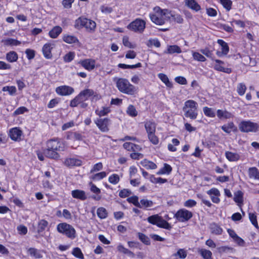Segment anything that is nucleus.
Returning <instances> with one entry per match:
<instances>
[{
    "label": "nucleus",
    "mask_w": 259,
    "mask_h": 259,
    "mask_svg": "<svg viewBox=\"0 0 259 259\" xmlns=\"http://www.w3.org/2000/svg\"><path fill=\"white\" fill-rule=\"evenodd\" d=\"M65 146L58 139H51L47 142V149L44 150L45 155L49 158L58 159L60 155L58 151H64Z\"/></svg>",
    "instance_id": "obj_1"
},
{
    "label": "nucleus",
    "mask_w": 259,
    "mask_h": 259,
    "mask_svg": "<svg viewBox=\"0 0 259 259\" xmlns=\"http://www.w3.org/2000/svg\"><path fill=\"white\" fill-rule=\"evenodd\" d=\"M113 80L116 82V87L121 93L128 95H134L137 93V88L132 84L127 79L116 77Z\"/></svg>",
    "instance_id": "obj_2"
},
{
    "label": "nucleus",
    "mask_w": 259,
    "mask_h": 259,
    "mask_svg": "<svg viewBox=\"0 0 259 259\" xmlns=\"http://www.w3.org/2000/svg\"><path fill=\"white\" fill-rule=\"evenodd\" d=\"M183 110L186 117L191 119H196L198 115L197 102L192 100L186 101L183 107Z\"/></svg>",
    "instance_id": "obj_3"
},
{
    "label": "nucleus",
    "mask_w": 259,
    "mask_h": 259,
    "mask_svg": "<svg viewBox=\"0 0 259 259\" xmlns=\"http://www.w3.org/2000/svg\"><path fill=\"white\" fill-rule=\"evenodd\" d=\"M239 130L243 133L256 132L259 128L257 123L249 120L242 121L238 125Z\"/></svg>",
    "instance_id": "obj_4"
},
{
    "label": "nucleus",
    "mask_w": 259,
    "mask_h": 259,
    "mask_svg": "<svg viewBox=\"0 0 259 259\" xmlns=\"http://www.w3.org/2000/svg\"><path fill=\"white\" fill-rule=\"evenodd\" d=\"M57 231L71 239L75 237V230L72 226L66 223H60L57 226Z\"/></svg>",
    "instance_id": "obj_5"
},
{
    "label": "nucleus",
    "mask_w": 259,
    "mask_h": 259,
    "mask_svg": "<svg viewBox=\"0 0 259 259\" xmlns=\"http://www.w3.org/2000/svg\"><path fill=\"white\" fill-rule=\"evenodd\" d=\"M146 22L140 19H136L132 22L128 26L127 28L136 32H142L145 28Z\"/></svg>",
    "instance_id": "obj_6"
},
{
    "label": "nucleus",
    "mask_w": 259,
    "mask_h": 259,
    "mask_svg": "<svg viewBox=\"0 0 259 259\" xmlns=\"http://www.w3.org/2000/svg\"><path fill=\"white\" fill-rule=\"evenodd\" d=\"M192 216L193 214L191 211L184 208L179 210L175 215L177 220L181 222L188 221Z\"/></svg>",
    "instance_id": "obj_7"
},
{
    "label": "nucleus",
    "mask_w": 259,
    "mask_h": 259,
    "mask_svg": "<svg viewBox=\"0 0 259 259\" xmlns=\"http://www.w3.org/2000/svg\"><path fill=\"white\" fill-rule=\"evenodd\" d=\"M95 123L101 132L106 133L109 131V119L107 118H98L95 121Z\"/></svg>",
    "instance_id": "obj_8"
},
{
    "label": "nucleus",
    "mask_w": 259,
    "mask_h": 259,
    "mask_svg": "<svg viewBox=\"0 0 259 259\" xmlns=\"http://www.w3.org/2000/svg\"><path fill=\"white\" fill-rule=\"evenodd\" d=\"M160 19L164 20V24L167 21L171 20V12L167 9L161 10L159 7L154 8Z\"/></svg>",
    "instance_id": "obj_9"
},
{
    "label": "nucleus",
    "mask_w": 259,
    "mask_h": 259,
    "mask_svg": "<svg viewBox=\"0 0 259 259\" xmlns=\"http://www.w3.org/2000/svg\"><path fill=\"white\" fill-rule=\"evenodd\" d=\"M160 19L164 20V24L167 21L171 20V12L167 9L161 10L159 7L154 8Z\"/></svg>",
    "instance_id": "obj_10"
},
{
    "label": "nucleus",
    "mask_w": 259,
    "mask_h": 259,
    "mask_svg": "<svg viewBox=\"0 0 259 259\" xmlns=\"http://www.w3.org/2000/svg\"><path fill=\"white\" fill-rule=\"evenodd\" d=\"M56 92L57 94L62 96H69L74 91L73 88L68 85H61L56 88Z\"/></svg>",
    "instance_id": "obj_11"
},
{
    "label": "nucleus",
    "mask_w": 259,
    "mask_h": 259,
    "mask_svg": "<svg viewBox=\"0 0 259 259\" xmlns=\"http://www.w3.org/2000/svg\"><path fill=\"white\" fill-rule=\"evenodd\" d=\"M210 195L211 199L213 203H218L220 201L219 196L220 195V191L216 188H212L207 192Z\"/></svg>",
    "instance_id": "obj_12"
},
{
    "label": "nucleus",
    "mask_w": 259,
    "mask_h": 259,
    "mask_svg": "<svg viewBox=\"0 0 259 259\" xmlns=\"http://www.w3.org/2000/svg\"><path fill=\"white\" fill-rule=\"evenodd\" d=\"M79 63L83 67L88 70H92L95 67V61L92 59H88L81 60L79 62Z\"/></svg>",
    "instance_id": "obj_13"
},
{
    "label": "nucleus",
    "mask_w": 259,
    "mask_h": 259,
    "mask_svg": "<svg viewBox=\"0 0 259 259\" xmlns=\"http://www.w3.org/2000/svg\"><path fill=\"white\" fill-rule=\"evenodd\" d=\"M216 64L214 66L215 70L227 73H230L232 71L231 69L229 68H225L222 66L224 64V62L220 60L216 59L214 60Z\"/></svg>",
    "instance_id": "obj_14"
},
{
    "label": "nucleus",
    "mask_w": 259,
    "mask_h": 259,
    "mask_svg": "<svg viewBox=\"0 0 259 259\" xmlns=\"http://www.w3.org/2000/svg\"><path fill=\"white\" fill-rule=\"evenodd\" d=\"M22 131L17 127L13 128L10 131L9 136L12 140L19 141L21 139Z\"/></svg>",
    "instance_id": "obj_15"
},
{
    "label": "nucleus",
    "mask_w": 259,
    "mask_h": 259,
    "mask_svg": "<svg viewBox=\"0 0 259 259\" xmlns=\"http://www.w3.org/2000/svg\"><path fill=\"white\" fill-rule=\"evenodd\" d=\"M94 92L91 89H86L81 91L78 95L82 102H84L88 99L90 97L94 95Z\"/></svg>",
    "instance_id": "obj_16"
},
{
    "label": "nucleus",
    "mask_w": 259,
    "mask_h": 259,
    "mask_svg": "<svg viewBox=\"0 0 259 259\" xmlns=\"http://www.w3.org/2000/svg\"><path fill=\"white\" fill-rule=\"evenodd\" d=\"M217 115L218 117L221 119H228L231 118L233 117V115L230 112L225 110L219 109L217 111Z\"/></svg>",
    "instance_id": "obj_17"
},
{
    "label": "nucleus",
    "mask_w": 259,
    "mask_h": 259,
    "mask_svg": "<svg viewBox=\"0 0 259 259\" xmlns=\"http://www.w3.org/2000/svg\"><path fill=\"white\" fill-rule=\"evenodd\" d=\"M185 4L187 7L195 12H198L201 9L200 6L195 0H185Z\"/></svg>",
    "instance_id": "obj_18"
},
{
    "label": "nucleus",
    "mask_w": 259,
    "mask_h": 259,
    "mask_svg": "<svg viewBox=\"0 0 259 259\" xmlns=\"http://www.w3.org/2000/svg\"><path fill=\"white\" fill-rule=\"evenodd\" d=\"M145 128L147 134L155 133L156 124L154 122L151 120L146 121L145 122Z\"/></svg>",
    "instance_id": "obj_19"
},
{
    "label": "nucleus",
    "mask_w": 259,
    "mask_h": 259,
    "mask_svg": "<svg viewBox=\"0 0 259 259\" xmlns=\"http://www.w3.org/2000/svg\"><path fill=\"white\" fill-rule=\"evenodd\" d=\"M71 194L73 198L81 200H84L87 198L85 192L83 190L78 189L73 190L71 192Z\"/></svg>",
    "instance_id": "obj_20"
},
{
    "label": "nucleus",
    "mask_w": 259,
    "mask_h": 259,
    "mask_svg": "<svg viewBox=\"0 0 259 259\" xmlns=\"http://www.w3.org/2000/svg\"><path fill=\"white\" fill-rule=\"evenodd\" d=\"M248 174L250 179L259 181V170L256 167H252L249 168Z\"/></svg>",
    "instance_id": "obj_21"
},
{
    "label": "nucleus",
    "mask_w": 259,
    "mask_h": 259,
    "mask_svg": "<svg viewBox=\"0 0 259 259\" xmlns=\"http://www.w3.org/2000/svg\"><path fill=\"white\" fill-rule=\"evenodd\" d=\"M52 45L51 44H45L42 48V52L44 56L47 59L52 58L51 50L52 49Z\"/></svg>",
    "instance_id": "obj_22"
},
{
    "label": "nucleus",
    "mask_w": 259,
    "mask_h": 259,
    "mask_svg": "<svg viewBox=\"0 0 259 259\" xmlns=\"http://www.w3.org/2000/svg\"><path fill=\"white\" fill-rule=\"evenodd\" d=\"M64 164L69 167L80 166L81 164V161L76 158H67L65 160Z\"/></svg>",
    "instance_id": "obj_23"
},
{
    "label": "nucleus",
    "mask_w": 259,
    "mask_h": 259,
    "mask_svg": "<svg viewBox=\"0 0 259 259\" xmlns=\"http://www.w3.org/2000/svg\"><path fill=\"white\" fill-rule=\"evenodd\" d=\"M209 229L212 234L220 235L222 234L223 229L216 223H211L210 224Z\"/></svg>",
    "instance_id": "obj_24"
},
{
    "label": "nucleus",
    "mask_w": 259,
    "mask_h": 259,
    "mask_svg": "<svg viewBox=\"0 0 259 259\" xmlns=\"http://www.w3.org/2000/svg\"><path fill=\"white\" fill-rule=\"evenodd\" d=\"M226 158L230 161H236L240 158V155L237 153H234L230 151L225 152Z\"/></svg>",
    "instance_id": "obj_25"
},
{
    "label": "nucleus",
    "mask_w": 259,
    "mask_h": 259,
    "mask_svg": "<svg viewBox=\"0 0 259 259\" xmlns=\"http://www.w3.org/2000/svg\"><path fill=\"white\" fill-rule=\"evenodd\" d=\"M62 28L60 26H56L53 27V28L50 31L49 34L51 38H56L62 32Z\"/></svg>",
    "instance_id": "obj_26"
},
{
    "label": "nucleus",
    "mask_w": 259,
    "mask_h": 259,
    "mask_svg": "<svg viewBox=\"0 0 259 259\" xmlns=\"http://www.w3.org/2000/svg\"><path fill=\"white\" fill-rule=\"evenodd\" d=\"M2 42L6 46H17L21 44V42L13 38L3 39Z\"/></svg>",
    "instance_id": "obj_27"
},
{
    "label": "nucleus",
    "mask_w": 259,
    "mask_h": 259,
    "mask_svg": "<svg viewBox=\"0 0 259 259\" xmlns=\"http://www.w3.org/2000/svg\"><path fill=\"white\" fill-rule=\"evenodd\" d=\"M221 128L225 133L230 134L232 130L234 131L236 130V127L235 126L233 122H230L227 124L222 125L221 126Z\"/></svg>",
    "instance_id": "obj_28"
},
{
    "label": "nucleus",
    "mask_w": 259,
    "mask_h": 259,
    "mask_svg": "<svg viewBox=\"0 0 259 259\" xmlns=\"http://www.w3.org/2000/svg\"><path fill=\"white\" fill-rule=\"evenodd\" d=\"M156 226H157L158 227L164 228L168 230H170L171 228L170 225L167 221L163 220L161 217H160Z\"/></svg>",
    "instance_id": "obj_29"
},
{
    "label": "nucleus",
    "mask_w": 259,
    "mask_h": 259,
    "mask_svg": "<svg viewBox=\"0 0 259 259\" xmlns=\"http://www.w3.org/2000/svg\"><path fill=\"white\" fill-rule=\"evenodd\" d=\"M158 76L160 79V80L166 85L167 87L169 88H171L172 87V84L169 80V79L166 75L160 73L158 74Z\"/></svg>",
    "instance_id": "obj_30"
},
{
    "label": "nucleus",
    "mask_w": 259,
    "mask_h": 259,
    "mask_svg": "<svg viewBox=\"0 0 259 259\" xmlns=\"http://www.w3.org/2000/svg\"><path fill=\"white\" fill-rule=\"evenodd\" d=\"M141 164L147 169H154L157 167V165L155 163L146 159L141 161Z\"/></svg>",
    "instance_id": "obj_31"
},
{
    "label": "nucleus",
    "mask_w": 259,
    "mask_h": 259,
    "mask_svg": "<svg viewBox=\"0 0 259 259\" xmlns=\"http://www.w3.org/2000/svg\"><path fill=\"white\" fill-rule=\"evenodd\" d=\"M84 27L88 31H94L96 27V23L91 20L87 18Z\"/></svg>",
    "instance_id": "obj_32"
},
{
    "label": "nucleus",
    "mask_w": 259,
    "mask_h": 259,
    "mask_svg": "<svg viewBox=\"0 0 259 259\" xmlns=\"http://www.w3.org/2000/svg\"><path fill=\"white\" fill-rule=\"evenodd\" d=\"M153 202L151 200H149L146 199H142L140 200L139 208H147L148 207H151L153 205Z\"/></svg>",
    "instance_id": "obj_33"
},
{
    "label": "nucleus",
    "mask_w": 259,
    "mask_h": 259,
    "mask_svg": "<svg viewBox=\"0 0 259 259\" xmlns=\"http://www.w3.org/2000/svg\"><path fill=\"white\" fill-rule=\"evenodd\" d=\"M181 48L177 45H171L168 46L167 47V51L165 52V53L167 54H174V53H181Z\"/></svg>",
    "instance_id": "obj_34"
},
{
    "label": "nucleus",
    "mask_w": 259,
    "mask_h": 259,
    "mask_svg": "<svg viewBox=\"0 0 259 259\" xmlns=\"http://www.w3.org/2000/svg\"><path fill=\"white\" fill-rule=\"evenodd\" d=\"M17 54L14 51H10L6 54V59L9 62H14L18 60Z\"/></svg>",
    "instance_id": "obj_35"
},
{
    "label": "nucleus",
    "mask_w": 259,
    "mask_h": 259,
    "mask_svg": "<svg viewBox=\"0 0 259 259\" xmlns=\"http://www.w3.org/2000/svg\"><path fill=\"white\" fill-rule=\"evenodd\" d=\"M198 252L202 256L203 259H212V252L205 249H199Z\"/></svg>",
    "instance_id": "obj_36"
},
{
    "label": "nucleus",
    "mask_w": 259,
    "mask_h": 259,
    "mask_svg": "<svg viewBox=\"0 0 259 259\" xmlns=\"http://www.w3.org/2000/svg\"><path fill=\"white\" fill-rule=\"evenodd\" d=\"M29 254L36 258H40L42 255L39 250L34 248H29L28 250Z\"/></svg>",
    "instance_id": "obj_37"
},
{
    "label": "nucleus",
    "mask_w": 259,
    "mask_h": 259,
    "mask_svg": "<svg viewBox=\"0 0 259 259\" xmlns=\"http://www.w3.org/2000/svg\"><path fill=\"white\" fill-rule=\"evenodd\" d=\"M87 18L84 17H79L76 19L74 23V27L77 29H80L84 27Z\"/></svg>",
    "instance_id": "obj_38"
},
{
    "label": "nucleus",
    "mask_w": 259,
    "mask_h": 259,
    "mask_svg": "<svg viewBox=\"0 0 259 259\" xmlns=\"http://www.w3.org/2000/svg\"><path fill=\"white\" fill-rule=\"evenodd\" d=\"M151 21L157 25H161L164 24V20L160 19L159 15L156 12L155 14H151L150 15Z\"/></svg>",
    "instance_id": "obj_39"
},
{
    "label": "nucleus",
    "mask_w": 259,
    "mask_h": 259,
    "mask_svg": "<svg viewBox=\"0 0 259 259\" xmlns=\"http://www.w3.org/2000/svg\"><path fill=\"white\" fill-rule=\"evenodd\" d=\"M217 42L221 46V51L223 52L225 55H227L229 51V47L228 44L222 39H218Z\"/></svg>",
    "instance_id": "obj_40"
},
{
    "label": "nucleus",
    "mask_w": 259,
    "mask_h": 259,
    "mask_svg": "<svg viewBox=\"0 0 259 259\" xmlns=\"http://www.w3.org/2000/svg\"><path fill=\"white\" fill-rule=\"evenodd\" d=\"M97 213L98 217L101 219H104L107 218L108 212L106 209L102 207H99L97 209Z\"/></svg>",
    "instance_id": "obj_41"
},
{
    "label": "nucleus",
    "mask_w": 259,
    "mask_h": 259,
    "mask_svg": "<svg viewBox=\"0 0 259 259\" xmlns=\"http://www.w3.org/2000/svg\"><path fill=\"white\" fill-rule=\"evenodd\" d=\"M48 225V222L47 221L45 220H40L38 224L37 232L39 233L43 232Z\"/></svg>",
    "instance_id": "obj_42"
},
{
    "label": "nucleus",
    "mask_w": 259,
    "mask_h": 259,
    "mask_svg": "<svg viewBox=\"0 0 259 259\" xmlns=\"http://www.w3.org/2000/svg\"><path fill=\"white\" fill-rule=\"evenodd\" d=\"M63 40L68 44H72L78 41V39L75 36L70 35H64Z\"/></svg>",
    "instance_id": "obj_43"
},
{
    "label": "nucleus",
    "mask_w": 259,
    "mask_h": 259,
    "mask_svg": "<svg viewBox=\"0 0 259 259\" xmlns=\"http://www.w3.org/2000/svg\"><path fill=\"white\" fill-rule=\"evenodd\" d=\"M72 254L76 257L79 259H84L83 254L81 249L78 247H75L73 249Z\"/></svg>",
    "instance_id": "obj_44"
},
{
    "label": "nucleus",
    "mask_w": 259,
    "mask_h": 259,
    "mask_svg": "<svg viewBox=\"0 0 259 259\" xmlns=\"http://www.w3.org/2000/svg\"><path fill=\"white\" fill-rule=\"evenodd\" d=\"M138 236L139 239L145 244L150 245V240L148 236L142 233H138Z\"/></svg>",
    "instance_id": "obj_45"
},
{
    "label": "nucleus",
    "mask_w": 259,
    "mask_h": 259,
    "mask_svg": "<svg viewBox=\"0 0 259 259\" xmlns=\"http://www.w3.org/2000/svg\"><path fill=\"white\" fill-rule=\"evenodd\" d=\"M172 170V168L171 167L166 164V163H165L164 165V167L161 169L158 172L157 174L158 175H163V174H169Z\"/></svg>",
    "instance_id": "obj_46"
},
{
    "label": "nucleus",
    "mask_w": 259,
    "mask_h": 259,
    "mask_svg": "<svg viewBox=\"0 0 259 259\" xmlns=\"http://www.w3.org/2000/svg\"><path fill=\"white\" fill-rule=\"evenodd\" d=\"M243 193L241 191H238L234 194V200L238 203H241L243 202Z\"/></svg>",
    "instance_id": "obj_47"
},
{
    "label": "nucleus",
    "mask_w": 259,
    "mask_h": 259,
    "mask_svg": "<svg viewBox=\"0 0 259 259\" xmlns=\"http://www.w3.org/2000/svg\"><path fill=\"white\" fill-rule=\"evenodd\" d=\"M141 66H142V64L141 63H138L137 64H136L135 65H132L120 63L118 65V66L119 68H121L122 69H134V68L140 67H141Z\"/></svg>",
    "instance_id": "obj_48"
},
{
    "label": "nucleus",
    "mask_w": 259,
    "mask_h": 259,
    "mask_svg": "<svg viewBox=\"0 0 259 259\" xmlns=\"http://www.w3.org/2000/svg\"><path fill=\"white\" fill-rule=\"evenodd\" d=\"M127 113L131 116L135 117L138 114V112L137 111L135 107L133 105H130L128 106L127 110Z\"/></svg>",
    "instance_id": "obj_49"
},
{
    "label": "nucleus",
    "mask_w": 259,
    "mask_h": 259,
    "mask_svg": "<svg viewBox=\"0 0 259 259\" xmlns=\"http://www.w3.org/2000/svg\"><path fill=\"white\" fill-rule=\"evenodd\" d=\"M203 111L204 114L209 117H214L215 116V113L213 112L212 109L207 107H204L203 108Z\"/></svg>",
    "instance_id": "obj_50"
},
{
    "label": "nucleus",
    "mask_w": 259,
    "mask_h": 259,
    "mask_svg": "<svg viewBox=\"0 0 259 259\" xmlns=\"http://www.w3.org/2000/svg\"><path fill=\"white\" fill-rule=\"evenodd\" d=\"M159 218L160 216H159L158 214H154L149 217L147 218V221L149 223L156 225Z\"/></svg>",
    "instance_id": "obj_51"
},
{
    "label": "nucleus",
    "mask_w": 259,
    "mask_h": 259,
    "mask_svg": "<svg viewBox=\"0 0 259 259\" xmlns=\"http://www.w3.org/2000/svg\"><path fill=\"white\" fill-rule=\"evenodd\" d=\"M246 87L243 83H240L238 84L237 87V92L238 94L240 96H242L244 94Z\"/></svg>",
    "instance_id": "obj_52"
},
{
    "label": "nucleus",
    "mask_w": 259,
    "mask_h": 259,
    "mask_svg": "<svg viewBox=\"0 0 259 259\" xmlns=\"http://www.w3.org/2000/svg\"><path fill=\"white\" fill-rule=\"evenodd\" d=\"M110 109L109 107H104L101 110H96V113L99 116L106 115L107 113L110 112Z\"/></svg>",
    "instance_id": "obj_53"
},
{
    "label": "nucleus",
    "mask_w": 259,
    "mask_h": 259,
    "mask_svg": "<svg viewBox=\"0 0 259 259\" xmlns=\"http://www.w3.org/2000/svg\"><path fill=\"white\" fill-rule=\"evenodd\" d=\"M220 2L227 11L231 9L232 2L231 0H221Z\"/></svg>",
    "instance_id": "obj_54"
},
{
    "label": "nucleus",
    "mask_w": 259,
    "mask_h": 259,
    "mask_svg": "<svg viewBox=\"0 0 259 259\" xmlns=\"http://www.w3.org/2000/svg\"><path fill=\"white\" fill-rule=\"evenodd\" d=\"M138 197L137 196H132L127 199L128 202L133 203L135 206L139 207L140 206V202L138 201Z\"/></svg>",
    "instance_id": "obj_55"
},
{
    "label": "nucleus",
    "mask_w": 259,
    "mask_h": 259,
    "mask_svg": "<svg viewBox=\"0 0 259 259\" xmlns=\"http://www.w3.org/2000/svg\"><path fill=\"white\" fill-rule=\"evenodd\" d=\"M120 178L118 175L113 174L109 177V182L112 184H116L119 181Z\"/></svg>",
    "instance_id": "obj_56"
},
{
    "label": "nucleus",
    "mask_w": 259,
    "mask_h": 259,
    "mask_svg": "<svg viewBox=\"0 0 259 259\" xmlns=\"http://www.w3.org/2000/svg\"><path fill=\"white\" fill-rule=\"evenodd\" d=\"M160 42L157 39H150L148 40V42L147 44V46L149 47H150L152 46H154L157 48H159L160 47Z\"/></svg>",
    "instance_id": "obj_57"
},
{
    "label": "nucleus",
    "mask_w": 259,
    "mask_h": 259,
    "mask_svg": "<svg viewBox=\"0 0 259 259\" xmlns=\"http://www.w3.org/2000/svg\"><path fill=\"white\" fill-rule=\"evenodd\" d=\"M217 249L219 252L220 253L232 252L234 250L232 247L227 246L219 247L217 248Z\"/></svg>",
    "instance_id": "obj_58"
},
{
    "label": "nucleus",
    "mask_w": 259,
    "mask_h": 259,
    "mask_svg": "<svg viewBox=\"0 0 259 259\" xmlns=\"http://www.w3.org/2000/svg\"><path fill=\"white\" fill-rule=\"evenodd\" d=\"M187 255V251L184 249H179L177 253L174 254L175 256H179L180 258H185Z\"/></svg>",
    "instance_id": "obj_59"
},
{
    "label": "nucleus",
    "mask_w": 259,
    "mask_h": 259,
    "mask_svg": "<svg viewBox=\"0 0 259 259\" xmlns=\"http://www.w3.org/2000/svg\"><path fill=\"white\" fill-rule=\"evenodd\" d=\"M148 137L150 141L154 145H157L158 143V138L155 136V133L148 134Z\"/></svg>",
    "instance_id": "obj_60"
},
{
    "label": "nucleus",
    "mask_w": 259,
    "mask_h": 259,
    "mask_svg": "<svg viewBox=\"0 0 259 259\" xmlns=\"http://www.w3.org/2000/svg\"><path fill=\"white\" fill-rule=\"evenodd\" d=\"M249 218L252 225L256 228H258V224L255 214L253 213H249Z\"/></svg>",
    "instance_id": "obj_61"
},
{
    "label": "nucleus",
    "mask_w": 259,
    "mask_h": 259,
    "mask_svg": "<svg viewBox=\"0 0 259 259\" xmlns=\"http://www.w3.org/2000/svg\"><path fill=\"white\" fill-rule=\"evenodd\" d=\"M106 176V173L105 171L97 173L92 176V179L93 180H100Z\"/></svg>",
    "instance_id": "obj_62"
},
{
    "label": "nucleus",
    "mask_w": 259,
    "mask_h": 259,
    "mask_svg": "<svg viewBox=\"0 0 259 259\" xmlns=\"http://www.w3.org/2000/svg\"><path fill=\"white\" fill-rule=\"evenodd\" d=\"M3 91L4 92L8 91L10 95H13L16 92V88L14 86H6L3 87Z\"/></svg>",
    "instance_id": "obj_63"
},
{
    "label": "nucleus",
    "mask_w": 259,
    "mask_h": 259,
    "mask_svg": "<svg viewBox=\"0 0 259 259\" xmlns=\"http://www.w3.org/2000/svg\"><path fill=\"white\" fill-rule=\"evenodd\" d=\"M193 57L195 60L198 61L204 62L206 60V58L203 55L197 52L193 53Z\"/></svg>",
    "instance_id": "obj_64"
}]
</instances>
